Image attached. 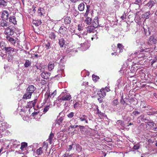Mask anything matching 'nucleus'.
I'll list each match as a JSON object with an SVG mask.
<instances>
[{"label":"nucleus","instance_id":"nucleus-1","mask_svg":"<svg viewBox=\"0 0 157 157\" xmlns=\"http://www.w3.org/2000/svg\"><path fill=\"white\" fill-rule=\"evenodd\" d=\"M9 14L8 12L6 10L3 11L2 14V20L1 21V25L2 27L6 26L8 25V22L6 21L9 17Z\"/></svg>","mask_w":157,"mask_h":157},{"label":"nucleus","instance_id":"nucleus-2","mask_svg":"<svg viewBox=\"0 0 157 157\" xmlns=\"http://www.w3.org/2000/svg\"><path fill=\"white\" fill-rule=\"evenodd\" d=\"M57 91L56 90H55L51 94H50V91H47L46 93L45 94V96L46 97V99H48L50 98H53L56 94Z\"/></svg>","mask_w":157,"mask_h":157},{"label":"nucleus","instance_id":"nucleus-3","mask_svg":"<svg viewBox=\"0 0 157 157\" xmlns=\"http://www.w3.org/2000/svg\"><path fill=\"white\" fill-rule=\"evenodd\" d=\"M157 40L155 38L154 36L152 35L150 37L148 42V44L149 45L155 44L156 43Z\"/></svg>","mask_w":157,"mask_h":157},{"label":"nucleus","instance_id":"nucleus-4","mask_svg":"<svg viewBox=\"0 0 157 157\" xmlns=\"http://www.w3.org/2000/svg\"><path fill=\"white\" fill-rule=\"evenodd\" d=\"M105 90L104 89L102 88L100 90L98 91L97 94L100 98H103L105 96L106 94Z\"/></svg>","mask_w":157,"mask_h":157},{"label":"nucleus","instance_id":"nucleus-5","mask_svg":"<svg viewBox=\"0 0 157 157\" xmlns=\"http://www.w3.org/2000/svg\"><path fill=\"white\" fill-rule=\"evenodd\" d=\"M36 87L33 85L29 86L26 89L27 92L32 94L36 90Z\"/></svg>","mask_w":157,"mask_h":157},{"label":"nucleus","instance_id":"nucleus-6","mask_svg":"<svg viewBox=\"0 0 157 157\" xmlns=\"http://www.w3.org/2000/svg\"><path fill=\"white\" fill-rule=\"evenodd\" d=\"M59 32L63 35L66 34L67 32V28L64 26H62L59 28Z\"/></svg>","mask_w":157,"mask_h":157},{"label":"nucleus","instance_id":"nucleus-7","mask_svg":"<svg viewBox=\"0 0 157 157\" xmlns=\"http://www.w3.org/2000/svg\"><path fill=\"white\" fill-rule=\"evenodd\" d=\"M4 33L5 34L9 35H12L13 34V29L9 27L5 29Z\"/></svg>","mask_w":157,"mask_h":157},{"label":"nucleus","instance_id":"nucleus-8","mask_svg":"<svg viewBox=\"0 0 157 157\" xmlns=\"http://www.w3.org/2000/svg\"><path fill=\"white\" fill-rule=\"evenodd\" d=\"M70 124H71V125L69 127V129H72L74 128H76L78 127H79L80 131L82 132V129L85 128V127L83 126H81V125H72V124L71 123H70Z\"/></svg>","mask_w":157,"mask_h":157},{"label":"nucleus","instance_id":"nucleus-9","mask_svg":"<svg viewBox=\"0 0 157 157\" xmlns=\"http://www.w3.org/2000/svg\"><path fill=\"white\" fill-rule=\"evenodd\" d=\"M5 49V51L6 52H9V54H11L12 52H14V49L13 48L11 47H3V48H2V49Z\"/></svg>","mask_w":157,"mask_h":157},{"label":"nucleus","instance_id":"nucleus-10","mask_svg":"<svg viewBox=\"0 0 157 157\" xmlns=\"http://www.w3.org/2000/svg\"><path fill=\"white\" fill-rule=\"evenodd\" d=\"M50 73L47 72L45 71H44L41 74V76L42 78L45 79H47L48 78H49L50 76Z\"/></svg>","mask_w":157,"mask_h":157},{"label":"nucleus","instance_id":"nucleus-11","mask_svg":"<svg viewBox=\"0 0 157 157\" xmlns=\"http://www.w3.org/2000/svg\"><path fill=\"white\" fill-rule=\"evenodd\" d=\"M99 26L98 21L97 17H95L92 22V26L94 28H97Z\"/></svg>","mask_w":157,"mask_h":157},{"label":"nucleus","instance_id":"nucleus-12","mask_svg":"<svg viewBox=\"0 0 157 157\" xmlns=\"http://www.w3.org/2000/svg\"><path fill=\"white\" fill-rule=\"evenodd\" d=\"M144 116L143 114L141 115L140 117H138L137 118L138 122L140 123L141 122V121H148L146 118H144Z\"/></svg>","mask_w":157,"mask_h":157},{"label":"nucleus","instance_id":"nucleus-13","mask_svg":"<svg viewBox=\"0 0 157 157\" xmlns=\"http://www.w3.org/2000/svg\"><path fill=\"white\" fill-rule=\"evenodd\" d=\"M32 94L27 91V92L24 94L23 98L24 99L30 98Z\"/></svg>","mask_w":157,"mask_h":157},{"label":"nucleus","instance_id":"nucleus-14","mask_svg":"<svg viewBox=\"0 0 157 157\" xmlns=\"http://www.w3.org/2000/svg\"><path fill=\"white\" fill-rule=\"evenodd\" d=\"M7 40L13 44H15L16 42L15 40L12 37L9 36H7L6 37Z\"/></svg>","mask_w":157,"mask_h":157},{"label":"nucleus","instance_id":"nucleus-15","mask_svg":"<svg viewBox=\"0 0 157 157\" xmlns=\"http://www.w3.org/2000/svg\"><path fill=\"white\" fill-rule=\"evenodd\" d=\"M27 143L25 142H22L21 144V146L20 148L21 151H23L25 149L26 147H27Z\"/></svg>","mask_w":157,"mask_h":157},{"label":"nucleus","instance_id":"nucleus-16","mask_svg":"<svg viewBox=\"0 0 157 157\" xmlns=\"http://www.w3.org/2000/svg\"><path fill=\"white\" fill-rule=\"evenodd\" d=\"M9 21L10 22L13 23L14 24H17V21L14 16H10V17L9 18Z\"/></svg>","mask_w":157,"mask_h":157},{"label":"nucleus","instance_id":"nucleus-17","mask_svg":"<svg viewBox=\"0 0 157 157\" xmlns=\"http://www.w3.org/2000/svg\"><path fill=\"white\" fill-rule=\"evenodd\" d=\"M87 116L85 115H82V116L80 117L79 119L80 121H84L86 123H88V121L87 120Z\"/></svg>","mask_w":157,"mask_h":157},{"label":"nucleus","instance_id":"nucleus-18","mask_svg":"<svg viewBox=\"0 0 157 157\" xmlns=\"http://www.w3.org/2000/svg\"><path fill=\"white\" fill-rule=\"evenodd\" d=\"M85 8V4L83 3H81L78 6V10L80 11H83Z\"/></svg>","mask_w":157,"mask_h":157},{"label":"nucleus","instance_id":"nucleus-19","mask_svg":"<svg viewBox=\"0 0 157 157\" xmlns=\"http://www.w3.org/2000/svg\"><path fill=\"white\" fill-rule=\"evenodd\" d=\"M7 2L4 0H0V7H4L6 6Z\"/></svg>","mask_w":157,"mask_h":157},{"label":"nucleus","instance_id":"nucleus-20","mask_svg":"<svg viewBox=\"0 0 157 157\" xmlns=\"http://www.w3.org/2000/svg\"><path fill=\"white\" fill-rule=\"evenodd\" d=\"M54 136V134L51 132L50 134L48 139L47 140L48 141V142L50 144H52V141Z\"/></svg>","mask_w":157,"mask_h":157},{"label":"nucleus","instance_id":"nucleus-21","mask_svg":"<svg viewBox=\"0 0 157 157\" xmlns=\"http://www.w3.org/2000/svg\"><path fill=\"white\" fill-rule=\"evenodd\" d=\"M71 22V18L70 17H67L64 19V23L65 24H69Z\"/></svg>","mask_w":157,"mask_h":157},{"label":"nucleus","instance_id":"nucleus-22","mask_svg":"<svg viewBox=\"0 0 157 157\" xmlns=\"http://www.w3.org/2000/svg\"><path fill=\"white\" fill-rule=\"evenodd\" d=\"M94 29V27L93 26H88L86 28V30L87 32L89 33L92 32Z\"/></svg>","mask_w":157,"mask_h":157},{"label":"nucleus","instance_id":"nucleus-23","mask_svg":"<svg viewBox=\"0 0 157 157\" xmlns=\"http://www.w3.org/2000/svg\"><path fill=\"white\" fill-rule=\"evenodd\" d=\"M43 148V147H40L36 150V152L37 155H41L43 153V151L42 150Z\"/></svg>","mask_w":157,"mask_h":157},{"label":"nucleus","instance_id":"nucleus-24","mask_svg":"<svg viewBox=\"0 0 157 157\" xmlns=\"http://www.w3.org/2000/svg\"><path fill=\"white\" fill-rule=\"evenodd\" d=\"M37 101V99H35L34 100V101H31L29 102V105H28L29 107H34Z\"/></svg>","mask_w":157,"mask_h":157},{"label":"nucleus","instance_id":"nucleus-25","mask_svg":"<svg viewBox=\"0 0 157 157\" xmlns=\"http://www.w3.org/2000/svg\"><path fill=\"white\" fill-rule=\"evenodd\" d=\"M155 3L153 1H150L146 5L150 7V8H151L153 6H154Z\"/></svg>","mask_w":157,"mask_h":157},{"label":"nucleus","instance_id":"nucleus-26","mask_svg":"<svg viewBox=\"0 0 157 157\" xmlns=\"http://www.w3.org/2000/svg\"><path fill=\"white\" fill-rule=\"evenodd\" d=\"M64 120L63 118L62 117H60L58 119L56 122V124L59 125H60L63 122Z\"/></svg>","mask_w":157,"mask_h":157},{"label":"nucleus","instance_id":"nucleus-27","mask_svg":"<svg viewBox=\"0 0 157 157\" xmlns=\"http://www.w3.org/2000/svg\"><path fill=\"white\" fill-rule=\"evenodd\" d=\"M59 44L60 47H62L65 43V41L63 39L61 38L59 40Z\"/></svg>","mask_w":157,"mask_h":157},{"label":"nucleus","instance_id":"nucleus-28","mask_svg":"<svg viewBox=\"0 0 157 157\" xmlns=\"http://www.w3.org/2000/svg\"><path fill=\"white\" fill-rule=\"evenodd\" d=\"M76 150L78 152H80L82 150V147L80 145L77 144L76 145Z\"/></svg>","mask_w":157,"mask_h":157},{"label":"nucleus","instance_id":"nucleus-29","mask_svg":"<svg viewBox=\"0 0 157 157\" xmlns=\"http://www.w3.org/2000/svg\"><path fill=\"white\" fill-rule=\"evenodd\" d=\"M64 101H68L70 100L71 98V96L70 95H66L64 96H63Z\"/></svg>","mask_w":157,"mask_h":157},{"label":"nucleus","instance_id":"nucleus-30","mask_svg":"<svg viewBox=\"0 0 157 157\" xmlns=\"http://www.w3.org/2000/svg\"><path fill=\"white\" fill-rule=\"evenodd\" d=\"M91 18L88 17H87L85 20V22L88 25H90L91 23Z\"/></svg>","mask_w":157,"mask_h":157},{"label":"nucleus","instance_id":"nucleus-31","mask_svg":"<svg viewBox=\"0 0 157 157\" xmlns=\"http://www.w3.org/2000/svg\"><path fill=\"white\" fill-rule=\"evenodd\" d=\"M72 36L76 37V36H78L79 38L82 39V38H84L83 34H73L72 35Z\"/></svg>","mask_w":157,"mask_h":157},{"label":"nucleus","instance_id":"nucleus-32","mask_svg":"<svg viewBox=\"0 0 157 157\" xmlns=\"http://www.w3.org/2000/svg\"><path fill=\"white\" fill-rule=\"evenodd\" d=\"M92 79L94 82H96L99 79V78L98 76L95 75L93 74L92 76Z\"/></svg>","mask_w":157,"mask_h":157},{"label":"nucleus","instance_id":"nucleus-33","mask_svg":"<svg viewBox=\"0 0 157 157\" xmlns=\"http://www.w3.org/2000/svg\"><path fill=\"white\" fill-rule=\"evenodd\" d=\"M81 103L79 101L76 102L74 105V108L75 109H77L80 107Z\"/></svg>","mask_w":157,"mask_h":157},{"label":"nucleus","instance_id":"nucleus-34","mask_svg":"<svg viewBox=\"0 0 157 157\" xmlns=\"http://www.w3.org/2000/svg\"><path fill=\"white\" fill-rule=\"evenodd\" d=\"M8 60L9 62H11L13 58V56L11 54H8Z\"/></svg>","mask_w":157,"mask_h":157},{"label":"nucleus","instance_id":"nucleus-35","mask_svg":"<svg viewBox=\"0 0 157 157\" xmlns=\"http://www.w3.org/2000/svg\"><path fill=\"white\" fill-rule=\"evenodd\" d=\"M49 37L52 40L54 39L56 37L55 34L53 33H51L49 34Z\"/></svg>","mask_w":157,"mask_h":157},{"label":"nucleus","instance_id":"nucleus-36","mask_svg":"<svg viewBox=\"0 0 157 157\" xmlns=\"http://www.w3.org/2000/svg\"><path fill=\"white\" fill-rule=\"evenodd\" d=\"M77 29L78 30L80 31L82 30L83 29V26L82 24H80L78 25Z\"/></svg>","mask_w":157,"mask_h":157},{"label":"nucleus","instance_id":"nucleus-37","mask_svg":"<svg viewBox=\"0 0 157 157\" xmlns=\"http://www.w3.org/2000/svg\"><path fill=\"white\" fill-rule=\"evenodd\" d=\"M50 107V105H48L44 107L43 112L44 113H46L49 109Z\"/></svg>","mask_w":157,"mask_h":157},{"label":"nucleus","instance_id":"nucleus-38","mask_svg":"<svg viewBox=\"0 0 157 157\" xmlns=\"http://www.w3.org/2000/svg\"><path fill=\"white\" fill-rule=\"evenodd\" d=\"M118 101L117 99H115L112 102V104L113 105H117L118 104Z\"/></svg>","mask_w":157,"mask_h":157},{"label":"nucleus","instance_id":"nucleus-39","mask_svg":"<svg viewBox=\"0 0 157 157\" xmlns=\"http://www.w3.org/2000/svg\"><path fill=\"white\" fill-rule=\"evenodd\" d=\"M31 63L30 62V61L28 60H27L25 62L24 64V65L25 66V67H28L29 65H30Z\"/></svg>","mask_w":157,"mask_h":157},{"label":"nucleus","instance_id":"nucleus-40","mask_svg":"<svg viewBox=\"0 0 157 157\" xmlns=\"http://www.w3.org/2000/svg\"><path fill=\"white\" fill-rule=\"evenodd\" d=\"M54 63H49L48 64V69H54Z\"/></svg>","mask_w":157,"mask_h":157},{"label":"nucleus","instance_id":"nucleus-41","mask_svg":"<svg viewBox=\"0 0 157 157\" xmlns=\"http://www.w3.org/2000/svg\"><path fill=\"white\" fill-rule=\"evenodd\" d=\"M90 7V6L89 5L86 6L87 9H86V12L84 14L85 16H87L88 15V13L89 11V9Z\"/></svg>","mask_w":157,"mask_h":157},{"label":"nucleus","instance_id":"nucleus-42","mask_svg":"<svg viewBox=\"0 0 157 157\" xmlns=\"http://www.w3.org/2000/svg\"><path fill=\"white\" fill-rule=\"evenodd\" d=\"M98 116L100 118L102 119L104 117L105 114L101 112V111H100L99 113L98 114Z\"/></svg>","mask_w":157,"mask_h":157},{"label":"nucleus","instance_id":"nucleus-43","mask_svg":"<svg viewBox=\"0 0 157 157\" xmlns=\"http://www.w3.org/2000/svg\"><path fill=\"white\" fill-rule=\"evenodd\" d=\"M117 47L120 50V51H121L124 48L123 46L121 44H117Z\"/></svg>","mask_w":157,"mask_h":157},{"label":"nucleus","instance_id":"nucleus-44","mask_svg":"<svg viewBox=\"0 0 157 157\" xmlns=\"http://www.w3.org/2000/svg\"><path fill=\"white\" fill-rule=\"evenodd\" d=\"M74 116V113L73 112H71L69 113L67 115V117L70 118H71L73 117Z\"/></svg>","mask_w":157,"mask_h":157},{"label":"nucleus","instance_id":"nucleus-45","mask_svg":"<svg viewBox=\"0 0 157 157\" xmlns=\"http://www.w3.org/2000/svg\"><path fill=\"white\" fill-rule=\"evenodd\" d=\"M154 124L153 123V122H147V125L149 126L150 127V128H152L154 126Z\"/></svg>","mask_w":157,"mask_h":157},{"label":"nucleus","instance_id":"nucleus-46","mask_svg":"<svg viewBox=\"0 0 157 157\" xmlns=\"http://www.w3.org/2000/svg\"><path fill=\"white\" fill-rule=\"evenodd\" d=\"M117 123L118 125H123L124 124V122L121 120H118Z\"/></svg>","mask_w":157,"mask_h":157},{"label":"nucleus","instance_id":"nucleus-47","mask_svg":"<svg viewBox=\"0 0 157 157\" xmlns=\"http://www.w3.org/2000/svg\"><path fill=\"white\" fill-rule=\"evenodd\" d=\"M63 99V96L61 97L60 96L57 99L56 101H59L61 102L63 101H64Z\"/></svg>","mask_w":157,"mask_h":157},{"label":"nucleus","instance_id":"nucleus-48","mask_svg":"<svg viewBox=\"0 0 157 157\" xmlns=\"http://www.w3.org/2000/svg\"><path fill=\"white\" fill-rule=\"evenodd\" d=\"M140 147V145L138 144H136L134 145L133 148L135 150H138L139 149Z\"/></svg>","mask_w":157,"mask_h":157},{"label":"nucleus","instance_id":"nucleus-49","mask_svg":"<svg viewBox=\"0 0 157 157\" xmlns=\"http://www.w3.org/2000/svg\"><path fill=\"white\" fill-rule=\"evenodd\" d=\"M47 140L46 141H45L44 142V144H43V147H44L46 148V150L48 148V142H47Z\"/></svg>","mask_w":157,"mask_h":157},{"label":"nucleus","instance_id":"nucleus-50","mask_svg":"<svg viewBox=\"0 0 157 157\" xmlns=\"http://www.w3.org/2000/svg\"><path fill=\"white\" fill-rule=\"evenodd\" d=\"M150 14V11H148V12H147L144 14V17L148 18V16Z\"/></svg>","mask_w":157,"mask_h":157},{"label":"nucleus","instance_id":"nucleus-51","mask_svg":"<svg viewBox=\"0 0 157 157\" xmlns=\"http://www.w3.org/2000/svg\"><path fill=\"white\" fill-rule=\"evenodd\" d=\"M132 113L135 116H137L139 115L140 113V112L138 111H134Z\"/></svg>","mask_w":157,"mask_h":157},{"label":"nucleus","instance_id":"nucleus-52","mask_svg":"<svg viewBox=\"0 0 157 157\" xmlns=\"http://www.w3.org/2000/svg\"><path fill=\"white\" fill-rule=\"evenodd\" d=\"M33 23L35 24L36 26H38L41 23L40 21V22H37L36 21H33Z\"/></svg>","mask_w":157,"mask_h":157},{"label":"nucleus","instance_id":"nucleus-53","mask_svg":"<svg viewBox=\"0 0 157 157\" xmlns=\"http://www.w3.org/2000/svg\"><path fill=\"white\" fill-rule=\"evenodd\" d=\"M50 43L48 42V43L45 45L46 48H47V49L50 48Z\"/></svg>","mask_w":157,"mask_h":157},{"label":"nucleus","instance_id":"nucleus-54","mask_svg":"<svg viewBox=\"0 0 157 157\" xmlns=\"http://www.w3.org/2000/svg\"><path fill=\"white\" fill-rule=\"evenodd\" d=\"M75 143H73L71 145L69 146L68 149L70 151L72 149V146L75 145Z\"/></svg>","mask_w":157,"mask_h":157},{"label":"nucleus","instance_id":"nucleus-55","mask_svg":"<svg viewBox=\"0 0 157 157\" xmlns=\"http://www.w3.org/2000/svg\"><path fill=\"white\" fill-rule=\"evenodd\" d=\"M42 9V8H40V9H38V13H39V14L40 15V16H41L42 15V13L41 12V10Z\"/></svg>","mask_w":157,"mask_h":157},{"label":"nucleus","instance_id":"nucleus-56","mask_svg":"<svg viewBox=\"0 0 157 157\" xmlns=\"http://www.w3.org/2000/svg\"><path fill=\"white\" fill-rule=\"evenodd\" d=\"M102 98H98V100L100 103H101L102 102Z\"/></svg>","mask_w":157,"mask_h":157},{"label":"nucleus","instance_id":"nucleus-57","mask_svg":"<svg viewBox=\"0 0 157 157\" xmlns=\"http://www.w3.org/2000/svg\"><path fill=\"white\" fill-rule=\"evenodd\" d=\"M3 45H4V43L3 42L0 43V46L2 49V48H3V47H4Z\"/></svg>","mask_w":157,"mask_h":157},{"label":"nucleus","instance_id":"nucleus-58","mask_svg":"<svg viewBox=\"0 0 157 157\" xmlns=\"http://www.w3.org/2000/svg\"><path fill=\"white\" fill-rule=\"evenodd\" d=\"M141 0H136L135 3L137 4L138 3H140L141 2Z\"/></svg>","mask_w":157,"mask_h":157},{"label":"nucleus","instance_id":"nucleus-59","mask_svg":"<svg viewBox=\"0 0 157 157\" xmlns=\"http://www.w3.org/2000/svg\"><path fill=\"white\" fill-rule=\"evenodd\" d=\"M116 3H117V5H115V7L116 8V9H118L119 7V5H118L119 2H117Z\"/></svg>","mask_w":157,"mask_h":157},{"label":"nucleus","instance_id":"nucleus-60","mask_svg":"<svg viewBox=\"0 0 157 157\" xmlns=\"http://www.w3.org/2000/svg\"><path fill=\"white\" fill-rule=\"evenodd\" d=\"M142 71H143V70H141L140 71V72L142 73V76H144L145 75V74L144 73L142 72Z\"/></svg>","mask_w":157,"mask_h":157},{"label":"nucleus","instance_id":"nucleus-61","mask_svg":"<svg viewBox=\"0 0 157 157\" xmlns=\"http://www.w3.org/2000/svg\"><path fill=\"white\" fill-rule=\"evenodd\" d=\"M121 18L122 19V20H123L125 18V16H124V15H122L121 17Z\"/></svg>","mask_w":157,"mask_h":157},{"label":"nucleus","instance_id":"nucleus-62","mask_svg":"<svg viewBox=\"0 0 157 157\" xmlns=\"http://www.w3.org/2000/svg\"><path fill=\"white\" fill-rule=\"evenodd\" d=\"M83 45L84 46V47H85L86 46V47L85 48V50H86L87 48H88V47L86 44H83Z\"/></svg>","mask_w":157,"mask_h":157},{"label":"nucleus","instance_id":"nucleus-63","mask_svg":"<svg viewBox=\"0 0 157 157\" xmlns=\"http://www.w3.org/2000/svg\"><path fill=\"white\" fill-rule=\"evenodd\" d=\"M153 130L155 131H157V127L155 128H154L153 129Z\"/></svg>","mask_w":157,"mask_h":157},{"label":"nucleus","instance_id":"nucleus-64","mask_svg":"<svg viewBox=\"0 0 157 157\" xmlns=\"http://www.w3.org/2000/svg\"><path fill=\"white\" fill-rule=\"evenodd\" d=\"M105 88L107 90V91H109V90H110L107 87H106Z\"/></svg>","mask_w":157,"mask_h":157}]
</instances>
